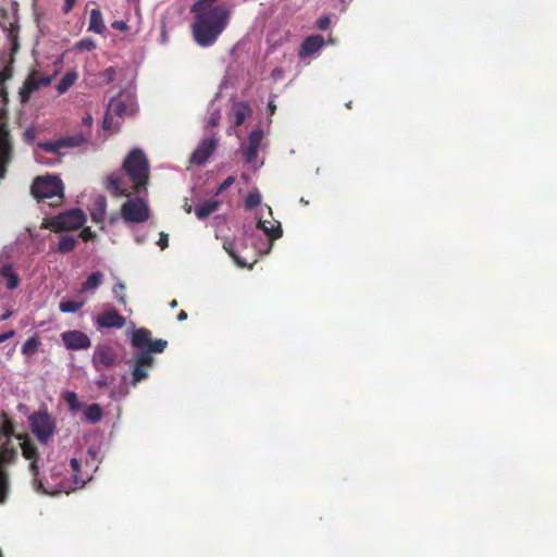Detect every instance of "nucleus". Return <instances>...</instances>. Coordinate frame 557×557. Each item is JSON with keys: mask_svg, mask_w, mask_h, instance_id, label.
Wrapping results in <instances>:
<instances>
[{"mask_svg": "<svg viewBox=\"0 0 557 557\" xmlns=\"http://www.w3.org/2000/svg\"><path fill=\"white\" fill-rule=\"evenodd\" d=\"M216 0H199L191 12L195 14L193 34L201 47L213 45L227 26L231 12L224 5H216Z\"/></svg>", "mask_w": 557, "mask_h": 557, "instance_id": "nucleus-3", "label": "nucleus"}, {"mask_svg": "<svg viewBox=\"0 0 557 557\" xmlns=\"http://www.w3.org/2000/svg\"><path fill=\"white\" fill-rule=\"evenodd\" d=\"M96 48V44L90 38H85L76 44V49L79 51H91Z\"/></svg>", "mask_w": 557, "mask_h": 557, "instance_id": "nucleus-35", "label": "nucleus"}, {"mask_svg": "<svg viewBox=\"0 0 557 557\" xmlns=\"http://www.w3.org/2000/svg\"><path fill=\"white\" fill-rule=\"evenodd\" d=\"M106 29L102 14L99 9H92L89 16L88 30L96 34H102Z\"/></svg>", "mask_w": 557, "mask_h": 557, "instance_id": "nucleus-23", "label": "nucleus"}, {"mask_svg": "<svg viewBox=\"0 0 557 557\" xmlns=\"http://www.w3.org/2000/svg\"><path fill=\"white\" fill-rule=\"evenodd\" d=\"M264 132L257 127L252 129L247 138L240 143V152L246 165L251 170L260 169L263 163L261 152L264 150Z\"/></svg>", "mask_w": 557, "mask_h": 557, "instance_id": "nucleus-8", "label": "nucleus"}, {"mask_svg": "<svg viewBox=\"0 0 557 557\" xmlns=\"http://www.w3.org/2000/svg\"><path fill=\"white\" fill-rule=\"evenodd\" d=\"M13 75V69L11 65L4 66L0 71V84H4L7 81H9Z\"/></svg>", "mask_w": 557, "mask_h": 557, "instance_id": "nucleus-36", "label": "nucleus"}, {"mask_svg": "<svg viewBox=\"0 0 557 557\" xmlns=\"http://www.w3.org/2000/svg\"><path fill=\"white\" fill-rule=\"evenodd\" d=\"M4 462V456L0 454V504L4 503L9 492V482L7 474L2 470V465Z\"/></svg>", "mask_w": 557, "mask_h": 557, "instance_id": "nucleus-28", "label": "nucleus"}, {"mask_svg": "<svg viewBox=\"0 0 557 557\" xmlns=\"http://www.w3.org/2000/svg\"><path fill=\"white\" fill-rule=\"evenodd\" d=\"M134 236H135V242L137 244H143L146 240V237H147L146 233H143L139 230H136L134 232Z\"/></svg>", "mask_w": 557, "mask_h": 557, "instance_id": "nucleus-42", "label": "nucleus"}, {"mask_svg": "<svg viewBox=\"0 0 557 557\" xmlns=\"http://www.w3.org/2000/svg\"><path fill=\"white\" fill-rule=\"evenodd\" d=\"M75 2L76 0H65L63 5V12L69 13L73 9Z\"/></svg>", "mask_w": 557, "mask_h": 557, "instance_id": "nucleus-44", "label": "nucleus"}, {"mask_svg": "<svg viewBox=\"0 0 557 557\" xmlns=\"http://www.w3.org/2000/svg\"><path fill=\"white\" fill-rule=\"evenodd\" d=\"M262 197L259 190L255 189L249 191L245 199V207L248 210H251L258 207L261 203Z\"/></svg>", "mask_w": 557, "mask_h": 557, "instance_id": "nucleus-33", "label": "nucleus"}, {"mask_svg": "<svg viewBox=\"0 0 557 557\" xmlns=\"http://www.w3.org/2000/svg\"><path fill=\"white\" fill-rule=\"evenodd\" d=\"M79 236L82 237V239H83L84 242H88V240H90V239H92V238H94L95 233H94L89 227H85V228L81 232Z\"/></svg>", "mask_w": 557, "mask_h": 557, "instance_id": "nucleus-40", "label": "nucleus"}, {"mask_svg": "<svg viewBox=\"0 0 557 557\" xmlns=\"http://www.w3.org/2000/svg\"><path fill=\"white\" fill-rule=\"evenodd\" d=\"M97 384H98L99 386H104L107 383H106V381H104V380H99V381L97 382Z\"/></svg>", "mask_w": 557, "mask_h": 557, "instance_id": "nucleus-51", "label": "nucleus"}, {"mask_svg": "<svg viewBox=\"0 0 557 557\" xmlns=\"http://www.w3.org/2000/svg\"><path fill=\"white\" fill-rule=\"evenodd\" d=\"M157 244L162 250L165 249L169 245L168 234L163 232L160 233V238Z\"/></svg>", "mask_w": 557, "mask_h": 557, "instance_id": "nucleus-41", "label": "nucleus"}, {"mask_svg": "<svg viewBox=\"0 0 557 557\" xmlns=\"http://www.w3.org/2000/svg\"><path fill=\"white\" fill-rule=\"evenodd\" d=\"M103 274L100 271H96L91 273L86 281L82 284L81 292L82 293H91L94 294L96 289L102 284Z\"/></svg>", "mask_w": 557, "mask_h": 557, "instance_id": "nucleus-21", "label": "nucleus"}, {"mask_svg": "<svg viewBox=\"0 0 557 557\" xmlns=\"http://www.w3.org/2000/svg\"><path fill=\"white\" fill-rule=\"evenodd\" d=\"M268 109H269V112L270 114H274L275 112V109H276V106L274 104L273 100H271L268 104Z\"/></svg>", "mask_w": 557, "mask_h": 557, "instance_id": "nucleus-49", "label": "nucleus"}, {"mask_svg": "<svg viewBox=\"0 0 557 557\" xmlns=\"http://www.w3.org/2000/svg\"><path fill=\"white\" fill-rule=\"evenodd\" d=\"M131 342L136 352L134 358L128 360L127 363L133 367V384L136 385L148 377V371L153 364L151 354L162 352L168 343L164 339L153 341L151 333L147 329L140 327L135 330L134 323H132Z\"/></svg>", "mask_w": 557, "mask_h": 557, "instance_id": "nucleus-5", "label": "nucleus"}, {"mask_svg": "<svg viewBox=\"0 0 557 557\" xmlns=\"http://www.w3.org/2000/svg\"><path fill=\"white\" fill-rule=\"evenodd\" d=\"M267 210H268V214H269V216H270V218H272V210H271V208H270V207H267Z\"/></svg>", "mask_w": 557, "mask_h": 557, "instance_id": "nucleus-53", "label": "nucleus"}, {"mask_svg": "<svg viewBox=\"0 0 557 557\" xmlns=\"http://www.w3.org/2000/svg\"><path fill=\"white\" fill-rule=\"evenodd\" d=\"M100 76L107 84L115 81H119L120 84L119 92L109 101L103 119V128L111 129L119 124V122H114V116L123 119L134 114L137 109L133 88L135 73L132 69L108 67Z\"/></svg>", "mask_w": 557, "mask_h": 557, "instance_id": "nucleus-2", "label": "nucleus"}, {"mask_svg": "<svg viewBox=\"0 0 557 557\" xmlns=\"http://www.w3.org/2000/svg\"><path fill=\"white\" fill-rule=\"evenodd\" d=\"M341 1L346 4V3L350 2L351 0H341Z\"/></svg>", "mask_w": 557, "mask_h": 557, "instance_id": "nucleus-55", "label": "nucleus"}, {"mask_svg": "<svg viewBox=\"0 0 557 557\" xmlns=\"http://www.w3.org/2000/svg\"><path fill=\"white\" fill-rule=\"evenodd\" d=\"M64 346L70 350H82L90 347L89 337L81 331H67L61 335Z\"/></svg>", "mask_w": 557, "mask_h": 557, "instance_id": "nucleus-16", "label": "nucleus"}, {"mask_svg": "<svg viewBox=\"0 0 557 557\" xmlns=\"http://www.w3.org/2000/svg\"><path fill=\"white\" fill-rule=\"evenodd\" d=\"M107 208V200L103 196L99 195L95 198L90 215L94 222L99 223L103 220Z\"/></svg>", "mask_w": 557, "mask_h": 557, "instance_id": "nucleus-22", "label": "nucleus"}, {"mask_svg": "<svg viewBox=\"0 0 557 557\" xmlns=\"http://www.w3.org/2000/svg\"><path fill=\"white\" fill-rule=\"evenodd\" d=\"M84 306V301L62 300L59 304V309L64 313H75Z\"/></svg>", "mask_w": 557, "mask_h": 557, "instance_id": "nucleus-32", "label": "nucleus"}, {"mask_svg": "<svg viewBox=\"0 0 557 557\" xmlns=\"http://www.w3.org/2000/svg\"><path fill=\"white\" fill-rule=\"evenodd\" d=\"M96 324L99 329H122L126 320L111 305L106 304L102 311L96 317Z\"/></svg>", "mask_w": 557, "mask_h": 557, "instance_id": "nucleus-12", "label": "nucleus"}, {"mask_svg": "<svg viewBox=\"0 0 557 557\" xmlns=\"http://www.w3.org/2000/svg\"><path fill=\"white\" fill-rule=\"evenodd\" d=\"M62 398L67 404L69 409L72 412H77L81 409L82 404L78 401L77 394L75 392L66 391L62 394Z\"/></svg>", "mask_w": 557, "mask_h": 557, "instance_id": "nucleus-30", "label": "nucleus"}, {"mask_svg": "<svg viewBox=\"0 0 557 557\" xmlns=\"http://www.w3.org/2000/svg\"><path fill=\"white\" fill-rule=\"evenodd\" d=\"M258 232H262L267 237V239L258 238L253 243L255 249L261 255H268L272 249L273 242L283 234L281 223L274 219L268 220L260 216L257 219L256 225L251 223L244 225V234L251 239H255Z\"/></svg>", "mask_w": 557, "mask_h": 557, "instance_id": "nucleus-6", "label": "nucleus"}, {"mask_svg": "<svg viewBox=\"0 0 557 557\" xmlns=\"http://www.w3.org/2000/svg\"><path fill=\"white\" fill-rule=\"evenodd\" d=\"M220 206L221 202L216 199L206 200L195 208V214L199 220H203L215 212Z\"/></svg>", "mask_w": 557, "mask_h": 557, "instance_id": "nucleus-20", "label": "nucleus"}, {"mask_svg": "<svg viewBox=\"0 0 557 557\" xmlns=\"http://www.w3.org/2000/svg\"><path fill=\"white\" fill-rule=\"evenodd\" d=\"M323 46L324 39L321 35H311L301 44L298 55L301 61L309 63L318 57Z\"/></svg>", "mask_w": 557, "mask_h": 557, "instance_id": "nucleus-14", "label": "nucleus"}, {"mask_svg": "<svg viewBox=\"0 0 557 557\" xmlns=\"http://www.w3.org/2000/svg\"><path fill=\"white\" fill-rule=\"evenodd\" d=\"M82 123H83V125H85V126H90V125H91V123H92V117H91V115H90V114H86L85 116H83V119H82Z\"/></svg>", "mask_w": 557, "mask_h": 557, "instance_id": "nucleus-46", "label": "nucleus"}, {"mask_svg": "<svg viewBox=\"0 0 557 557\" xmlns=\"http://www.w3.org/2000/svg\"><path fill=\"white\" fill-rule=\"evenodd\" d=\"M149 178V164L144 152L133 149L123 162V172L112 173L107 180L108 189L115 196L140 194Z\"/></svg>", "mask_w": 557, "mask_h": 557, "instance_id": "nucleus-4", "label": "nucleus"}, {"mask_svg": "<svg viewBox=\"0 0 557 557\" xmlns=\"http://www.w3.org/2000/svg\"><path fill=\"white\" fill-rule=\"evenodd\" d=\"M113 27L114 28H117V29H121V30H124L126 29V23L125 22H114L113 23Z\"/></svg>", "mask_w": 557, "mask_h": 557, "instance_id": "nucleus-47", "label": "nucleus"}, {"mask_svg": "<svg viewBox=\"0 0 557 557\" xmlns=\"http://www.w3.org/2000/svg\"><path fill=\"white\" fill-rule=\"evenodd\" d=\"M52 78L50 76L42 77L38 82L34 79H28L25 84L24 89L21 90L22 101H27L28 95H25V91L28 94L33 92L39 86H48L51 83Z\"/></svg>", "mask_w": 557, "mask_h": 557, "instance_id": "nucleus-24", "label": "nucleus"}, {"mask_svg": "<svg viewBox=\"0 0 557 557\" xmlns=\"http://www.w3.org/2000/svg\"><path fill=\"white\" fill-rule=\"evenodd\" d=\"M77 73L72 71V72H67L62 78L61 81L59 82V84L57 85V90L59 94H64L73 85L74 83L76 82L77 79Z\"/></svg>", "mask_w": 557, "mask_h": 557, "instance_id": "nucleus-25", "label": "nucleus"}, {"mask_svg": "<svg viewBox=\"0 0 557 557\" xmlns=\"http://www.w3.org/2000/svg\"><path fill=\"white\" fill-rule=\"evenodd\" d=\"M220 119H221V115H220L219 111L212 112L210 117L208 119V125L211 127L216 126Z\"/></svg>", "mask_w": 557, "mask_h": 557, "instance_id": "nucleus-38", "label": "nucleus"}, {"mask_svg": "<svg viewBox=\"0 0 557 557\" xmlns=\"http://www.w3.org/2000/svg\"><path fill=\"white\" fill-rule=\"evenodd\" d=\"M28 421L39 444L24 438L21 448L24 458L29 461L33 486L37 492L47 495L69 494L92 479L102 460L99 447H88L84 455L72 457L69 465L54 462L48 450L57 430L55 419L46 410H39L32 413Z\"/></svg>", "mask_w": 557, "mask_h": 557, "instance_id": "nucleus-1", "label": "nucleus"}, {"mask_svg": "<svg viewBox=\"0 0 557 557\" xmlns=\"http://www.w3.org/2000/svg\"><path fill=\"white\" fill-rule=\"evenodd\" d=\"M14 331H9V332H5V333H2L0 334V343H3L5 342L7 339L11 338L14 336Z\"/></svg>", "mask_w": 557, "mask_h": 557, "instance_id": "nucleus-45", "label": "nucleus"}, {"mask_svg": "<svg viewBox=\"0 0 557 557\" xmlns=\"http://www.w3.org/2000/svg\"><path fill=\"white\" fill-rule=\"evenodd\" d=\"M0 281L8 289H15L20 285L17 270L11 262L0 265Z\"/></svg>", "mask_w": 557, "mask_h": 557, "instance_id": "nucleus-18", "label": "nucleus"}, {"mask_svg": "<svg viewBox=\"0 0 557 557\" xmlns=\"http://www.w3.org/2000/svg\"><path fill=\"white\" fill-rule=\"evenodd\" d=\"M186 319H187V313H186L184 310H182V311L178 313V315H177V320H178V321H184V320H186Z\"/></svg>", "mask_w": 557, "mask_h": 557, "instance_id": "nucleus-50", "label": "nucleus"}, {"mask_svg": "<svg viewBox=\"0 0 557 557\" xmlns=\"http://www.w3.org/2000/svg\"><path fill=\"white\" fill-rule=\"evenodd\" d=\"M121 215L126 224H138L149 219L150 211L146 200L138 196L128 198L122 205Z\"/></svg>", "mask_w": 557, "mask_h": 557, "instance_id": "nucleus-11", "label": "nucleus"}, {"mask_svg": "<svg viewBox=\"0 0 557 557\" xmlns=\"http://www.w3.org/2000/svg\"><path fill=\"white\" fill-rule=\"evenodd\" d=\"M252 114L251 107L246 102H234L230 111V120L234 126H240Z\"/></svg>", "mask_w": 557, "mask_h": 557, "instance_id": "nucleus-19", "label": "nucleus"}, {"mask_svg": "<svg viewBox=\"0 0 557 557\" xmlns=\"http://www.w3.org/2000/svg\"><path fill=\"white\" fill-rule=\"evenodd\" d=\"M190 211H191V207L190 206L186 207V212H190Z\"/></svg>", "mask_w": 557, "mask_h": 557, "instance_id": "nucleus-54", "label": "nucleus"}, {"mask_svg": "<svg viewBox=\"0 0 557 557\" xmlns=\"http://www.w3.org/2000/svg\"><path fill=\"white\" fill-rule=\"evenodd\" d=\"M331 23V20L329 16H322L317 21V26L319 29H326Z\"/></svg>", "mask_w": 557, "mask_h": 557, "instance_id": "nucleus-39", "label": "nucleus"}, {"mask_svg": "<svg viewBox=\"0 0 557 557\" xmlns=\"http://www.w3.org/2000/svg\"><path fill=\"white\" fill-rule=\"evenodd\" d=\"M126 285L123 281L117 280L114 286L112 287V295L117 300L120 305L126 307L127 300L125 295Z\"/></svg>", "mask_w": 557, "mask_h": 557, "instance_id": "nucleus-29", "label": "nucleus"}, {"mask_svg": "<svg viewBox=\"0 0 557 557\" xmlns=\"http://www.w3.org/2000/svg\"><path fill=\"white\" fill-rule=\"evenodd\" d=\"M85 221L86 216L81 209H72L46 220L44 226L54 232H63L79 228L84 225Z\"/></svg>", "mask_w": 557, "mask_h": 557, "instance_id": "nucleus-10", "label": "nucleus"}, {"mask_svg": "<svg viewBox=\"0 0 557 557\" xmlns=\"http://www.w3.org/2000/svg\"><path fill=\"white\" fill-rule=\"evenodd\" d=\"M170 306H171L172 308L176 307V306H177V301H176V300H172V301L170 302Z\"/></svg>", "mask_w": 557, "mask_h": 557, "instance_id": "nucleus-52", "label": "nucleus"}, {"mask_svg": "<svg viewBox=\"0 0 557 557\" xmlns=\"http://www.w3.org/2000/svg\"><path fill=\"white\" fill-rule=\"evenodd\" d=\"M86 141V137L83 134H76L72 136L62 137L58 140H50L37 144L36 160L42 164L52 165L54 162L46 160L41 152L50 153L54 156H61L62 149L78 147Z\"/></svg>", "mask_w": 557, "mask_h": 557, "instance_id": "nucleus-9", "label": "nucleus"}, {"mask_svg": "<svg viewBox=\"0 0 557 557\" xmlns=\"http://www.w3.org/2000/svg\"><path fill=\"white\" fill-rule=\"evenodd\" d=\"M84 416L88 422L96 423L101 420L102 410L98 404H91L85 408Z\"/></svg>", "mask_w": 557, "mask_h": 557, "instance_id": "nucleus-27", "label": "nucleus"}, {"mask_svg": "<svg viewBox=\"0 0 557 557\" xmlns=\"http://www.w3.org/2000/svg\"><path fill=\"white\" fill-rule=\"evenodd\" d=\"M30 238H32V234L25 233L18 237V242H26V240H29Z\"/></svg>", "mask_w": 557, "mask_h": 557, "instance_id": "nucleus-48", "label": "nucleus"}, {"mask_svg": "<svg viewBox=\"0 0 557 557\" xmlns=\"http://www.w3.org/2000/svg\"><path fill=\"white\" fill-rule=\"evenodd\" d=\"M32 193L40 201H48L49 206H58L64 197V186L57 175L37 177L32 185Z\"/></svg>", "mask_w": 557, "mask_h": 557, "instance_id": "nucleus-7", "label": "nucleus"}, {"mask_svg": "<svg viewBox=\"0 0 557 557\" xmlns=\"http://www.w3.org/2000/svg\"><path fill=\"white\" fill-rule=\"evenodd\" d=\"M40 345V341L37 336L28 338L22 346V354L26 357L33 356Z\"/></svg>", "mask_w": 557, "mask_h": 557, "instance_id": "nucleus-31", "label": "nucleus"}, {"mask_svg": "<svg viewBox=\"0 0 557 557\" xmlns=\"http://www.w3.org/2000/svg\"><path fill=\"white\" fill-rule=\"evenodd\" d=\"M271 77L275 82L282 79L283 78V71H282V69H280V67L274 69L272 71V73H271Z\"/></svg>", "mask_w": 557, "mask_h": 557, "instance_id": "nucleus-43", "label": "nucleus"}, {"mask_svg": "<svg viewBox=\"0 0 557 557\" xmlns=\"http://www.w3.org/2000/svg\"><path fill=\"white\" fill-rule=\"evenodd\" d=\"M116 358L117 355L113 347L109 345H98L92 355V364L97 371H102L112 367Z\"/></svg>", "mask_w": 557, "mask_h": 557, "instance_id": "nucleus-13", "label": "nucleus"}, {"mask_svg": "<svg viewBox=\"0 0 557 557\" xmlns=\"http://www.w3.org/2000/svg\"><path fill=\"white\" fill-rule=\"evenodd\" d=\"M235 182V177L234 176H228L226 180H224V182L218 187L216 191H215V195H219L221 194L222 191H224L225 189H227L228 187H231Z\"/></svg>", "mask_w": 557, "mask_h": 557, "instance_id": "nucleus-37", "label": "nucleus"}, {"mask_svg": "<svg viewBox=\"0 0 557 557\" xmlns=\"http://www.w3.org/2000/svg\"><path fill=\"white\" fill-rule=\"evenodd\" d=\"M216 148L214 136L203 138L190 157V162L203 164Z\"/></svg>", "mask_w": 557, "mask_h": 557, "instance_id": "nucleus-17", "label": "nucleus"}, {"mask_svg": "<svg viewBox=\"0 0 557 557\" xmlns=\"http://www.w3.org/2000/svg\"><path fill=\"white\" fill-rule=\"evenodd\" d=\"M77 244V239L72 235H63L60 237L57 250L60 253H67L72 251Z\"/></svg>", "mask_w": 557, "mask_h": 557, "instance_id": "nucleus-26", "label": "nucleus"}, {"mask_svg": "<svg viewBox=\"0 0 557 557\" xmlns=\"http://www.w3.org/2000/svg\"><path fill=\"white\" fill-rule=\"evenodd\" d=\"M223 248L230 253V256L235 260V262L239 265V267H246V265H249L251 267L247 261L245 260H242L237 253H236V250H235V247H234V243L233 242H224L223 244Z\"/></svg>", "mask_w": 557, "mask_h": 557, "instance_id": "nucleus-34", "label": "nucleus"}, {"mask_svg": "<svg viewBox=\"0 0 557 557\" xmlns=\"http://www.w3.org/2000/svg\"><path fill=\"white\" fill-rule=\"evenodd\" d=\"M12 159V145L5 125L0 122V180L5 176L7 166Z\"/></svg>", "mask_w": 557, "mask_h": 557, "instance_id": "nucleus-15", "label": "nucleus"}]
</instances>
